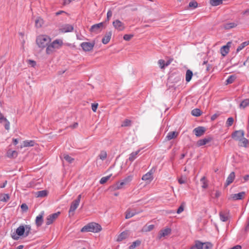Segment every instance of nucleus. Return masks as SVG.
Here are the masks:
<instances>
[{"mask_svg": "<svg viewBox=\"0 0 249 249\" xmlns=\"http://www.w3.org/2000/svg\"><path fill=\"white\" fill-rule=\"evenodd\" d=\"M102 230V227L98 223L91 222L89 223L86 225L84 227H83L81 230V232H98L101 231Z\"/></svg>", "mask_w": 249, "mask_h": 249, "instance_id": "1", "label": "nucleus"}, {"mask_svg": "<svg viewBox=\"0 0 249 249\" xmlns=\"http://www.w3.org/2000/svg\"><path fill=\"white\" fill-rule=\"evenodd\" d=\"M51 41V38L46 35L39 36L36 39V43L37 45L41 48L47 47Z\"/></svg>", "mask_w": 249, "mask_h": 249, "instance_id": "2", "label": "nucleus"}, {"mask_svg": "<svg viewBox=\"0 0 249 249\" xmlns=\"http://www.w3.org/2000/svg\"><path fill=\"white\" fill-rule=\"evenodd\" d=\"M63 44L62 40L56 39L52 43H49L46 48V53L50 54L52 53L55 49H59Z\"/></svg>", "mask_w": 249, "mask_h": 249, "instance_id": "3", "label": "nucleus"}, {"mask_svg": "<svg viewBox=\"0 0 249 249\" xmlns=\"http://www.w3.org/2000/svg\"><path fill=\"white\" fill-rule=\"evenodd\" d=\"M133 178V176L129 175L124 179L122 180L120 182H117L114 185L113 187L114 190H119L123 188L124 186L128 185L130 182L132 181Z\"/></svg>", "mask_w": 249, "mask_h": 249, "instance_id": "4", "label": "nucleus"}, {"mask_svg": "<svg viewBox=\"0 0 249 249\" xmlns=\"http://www.w3.org/2000/svg\"><path fill=\"white\" fill-rule=\"evenodd\" d=\"M212 245L209 242L202 243L198 240L195 241L194 245L190 247V249H211Z\"/></svg>", "mask_w": 249, "mask_h": 249, "instance_id": "5", "label": "nucleus"}, {"mask_svg": "<svg viewBox=\"0 0 249 249\" xmlns=\"http://www.w3.org/2000/svg\"><path fill=\"white\" fill-rule=\"evenodd\" d=\"M81 198V195H79L77 196V198L71 202L70 210L69 211V213L70 216H73L74 215V211L77 208L78 206L79 205Z\"/></svg>", "mask_w": 249, "mask_h": 249, "instance_id": "6", "label": "nucleus"}, {"mask_svg": "<svg viewBox=\"0 0 249 249\" xmlns=\"http://www.w3.org/2000/svg\"><path fill=\"white\" fill-rule=\"evenodd\" d=\"M24 226L23 225H20L19 226L17 229H16V234L18 235V236L16 235H12V237L14 240H18L19 238V237L18 236H22L25 234V231H24Z\"/></svg>", "mask_w": 249, "mask_h": 249, "instance_id": "7", "label": "nucleus"}, {"mask_svg": "<svg viewBox=\"0 0 249 249\" xmlns=\"http://www.w3.org/2000/svg\"><path fill=\"white\" fill-rule=\"evenodd\" d=\"M95 45V42H83L81 44V47L83 50L85 52H89L93 50V48Z\"/></svg>", "mask_w": 249, "mask_h": 249, "instance_id": "8", "label": "nucleus"}, {"mask_svg": "<svg viewBox=\"0 0 249 249\" xmlns=\"http://www.w3.org/2000/svg\"><path fill=\"white\" fill-rule=\"evenodd\" d=\"M244 136V131L243 130H236L233 132L231 135L232 139L238 141Z\"/></svg>", "mask_w": 249, "mask_h": 249, "instance_id": "9", "label": "nucleus"}, {"mask_svg": "<svg viewBox=\"0 0 249 249\" xmlns=\"http://www.w3.org/2000/svg\"><path fill=\"white\" fill-rule=\"evenodd\" d=\"M60 214V212L54 213L49 215L46 219V225H49L53 223V222L58 217Z\"/></svg>", "mask_w": 249, "mask_h": 249, "instance_id": "10", "label": "nucleus"}, {"mask_svg": "<svg viewBox=\"0 0 249 249\" xmlns=\"http://www.w3.org/2000/svg\"><path fill=\"white\" fill-rule=\"evenodd\" d=\"M112 24L113 27L118 31H123L125 28L124 24L119 19L115 20Z\"/></svg>", "mask_w": 249, "mask_h": 249, "instance_id": "11", "label": "nucleus"}, {"mask_svg": "<svg viewBox=\"0 0 249 249\" xmlns=\"http://www.w3.org/2000/svg\"><path fill=\"white\" fill-rule=\"evenodd\" d=\"M206 129L205 127L203 126H198L195 128L193 132L197 137H200L202 136L205 132Z\"/></svg>", "mask_w": 249, "mask_h": 249, "instance_id": "12", "label": "nucleus"}, {"mask_svg": "<svg viewBox=\"0 0 249 249\" xmlns=\"http://www.w3.org/2000/svg\"><path fill=\"white\" fill-rule=\"evenodd\" d=\"M246 196L245 192H241L238 194H232L231 196V198L234 200H241L243 199Z\"/></svg>", "mask_w": 249, "mask_h": 249, "instance_id": "13", "label": "nucleus"}, {"mask_svg": "<svg viewBox=\"0 0 249 249\" xmlns=\"http://www.w3.org/2000/svg\"><path fill=\"white\" fill-rule=\"evenodd\" d=\"M153 169H152L151 170H150L148 172H147L146 174L142 176V179L144 181H149L150 182L153 180V172L152 171Z\"/></svg>", "mask_w": 249, "mask_h": 249, "instance_id": "14", "label": "nucleus"}, {"mask_svg": "<svg viewBox=\"0 0 249 249\" xmlns=\"http://www.w3.org/2000/svg\"><path fill=\"white\" fill-rule=\"evenodd\" d=\"M4 122V128L6 130H9L10 129V122L8 120L4 117L3 114L0 112V123Z\"/></svg>", "mask_w": 249, "mask_h": 249, "instance_id": "15", "label": "nucleus"}, {"mask_svg": "<svg viewBox=\"0 0 249 249\" xmlns=\"http://www.w3.org/2000/svg\"><path fill=\"white\" fill-rule=\"evenodd\" d=\"M213 140L211 137H207L203 139L199 140L197 142V145L198 146H203L208 142H210Z\"/></svg>", "mask_w": 249, "mask_h": 249, "instance_id": "16", "label": "nucleus"}, {"mask_svg": "<svg viewBox=\"0 0 249 249\" xmlns=\"http://www.w3.org/2000/svg\"><path fill=\"white\" fill-rule=\"evenodd\" d=\"M73 30V27L70 24H65L60 29V32L62 33L71 32Z\"/></svg>", "mask_w": 249, "mask_h": 249, "instance_id": "17", "label": "nucleus"}, {"mask_svg": "<svg viewBox=\"0 0 249 249\" xmlns=\"http://www.w3.org/2000/svg\"><path fill=\"white\" fill-rule=\"evenodd\" d=\"M171 232V229L169 228H166L163 230H161L159 231V238H161L162 237H165Z\"/></svg>", "mask_w": 249, "mask_h": 249, "instance_id": "18", "label": "nucleus"}, {"mask_svg": "<svg viewBox=\"0 0 249 249\" xmlns=\"http://www.w3.org/2000/svg\"><path fill=\"white\" fill-rule=\"evenodd\" d=\"M235 177V173L234 172H232L230 173V174L228 177L226 181L225 184L226 187L229 185L231 184L234 180Z\"/></svg>", "mask_w": 249, "mask_h": 249, "instance_id": "19", "label": "nucleus"}, {"mask_svg": "<svg viewBox=\"0 0 249 249\" xmlns=\"http://www.w3.org/2000/svg\"><path fill=\"white\" fill-rule=\"evenodd\" d=\"M103 26V23L102 22L94 24L91 27L90 31L91 32L98 33L100 31V29Z\"/></svg>", "mask_w": 249, "mask_h": 249, "instance_id": "20", "label": "nucleus"}, {"mask_svg": "<svg viewBox=\"0 0 249 249\" xmlns=\"http://www.w3.org/2000/svg\"><path fill=\"white\" fill-rule=\"evenodd\" d=\"M129 235L128 231H125L121 232L119 235L117 239V242H121L124 239H126Z\"/></svg>", "mask_w": 249, "mask_h": 249, "instance_id": "21", "label": "nucleus"}, {"mask_svg": "<svg viewBox=\"0 0 249 249\" xmlns=\"http://www.w3.org/2000/svg\"><path fill=\"white\" fill-rule=\"evenodd\" d=\"M112 35V33L109 31L106 33L104 37L102 38V42L104 44H107L110 41Z\"/></svg>", "mask_w": 249, "mask_h": 249, "instance_id": "22", "label": "nucleus"}, {"mask_svg": "<svg viewBox=\"0 0 249 249\" xmlns=\"http://www.w3.org/2000/svg\"><path fill=\"white\" fill-rule=\"evenodd\" d=\"M230 42H228V44H230ZM230 51V47L228 44L223 46L221 47L220 49V52L222 56H226L229 53Z\"/></svg>", "mask_w": 249, "mask_h": 249, "instance_id": "23", "label": "nucleus"}, {"mask_svg": "<svg viewBox=\"0 0 249 249\" xmlns=\"http://www.w3.org/2000/svg\"><path fill=\"white\" fill-rule=\"evenodd\" d=\"M43 213L39 214L36 217V224L37 227L40 226L43 223Z\"/></svg>", "mask_w": 249, "mask_h": 249, "instance_id": "24", "label": "nucleus"}, {"mask_svg": "<svg viewBox=\"0 0 249 249\" xmlns=\"http://www.w3.org/2000/svg\"><path fill=\"white\" fill-rule=\"evenodd\" d=\"M178 136V133L175 131L169 132L166 137L167 140L169 141L173 139L176 138Z\"/></svg>", "mask_w": 249, "mask_h": 249, "instance_id": "25", "label": "nucleus"}, {"mask_svg": "<svg viewBox=\"0 0 249 249\" xmlns=\"http://www.w3.org/2000/svg\"><path fill=\"white\" fill-rule=\"evenodd\" d=\"M154 227L155 226L154 225H146L142 228V231L145 232L150 231L154 229Z\"/></svg>", "mask_w": 249, "mask_h": 249, "instance_id": "26", "label": "nucleus"}, {"mask_svg": "<svg viewBox=\"0 0 249 249\" xmlns=\"http://www.w3.org/2000/svg\"><path fill=\"white\" fill-rule=\"evenodd\" d=\"M140 151V150H138L135 152H132V153H131L129 155V157L128 160L131 162H132L133 161H134V160H135L137 158V155H138Z\"/></svg>", "mask_w": 249, "mask_h": 249, "instance_id": "27", "label": "nucleus"}, {"mask_svg": "<svg viewBox=\"0 0 249 249\" xmlns=\"http://www.w3.org/2000/svg\"><path fill=\"white\" fill-rule=\"evenodd\" d=\"M193 75V73L192 71L190 70H187L186 72L185 80L187 82H189Z\"/></svg>", "mask_w": 249, "mask_h": 249, "instance_id": "28", "label": "nucleus"}, {"mask_svg": "<svg viewBox=\"0 0 249 249\" xmlns=\"http://www.w3.org/2000/svg\"><path fill=\"white\" fill-rule=\"evenodd\" d=\"M48 192L47 190H42L36 192V195L38 197H43L48 195Z\"/></svg>", "mask_w": 249, "mask_h": 249, "instance_id": "29", "label": "nucleus"}, {"mask_svg": "<svg viewBox=\"0 0 249 249\" xmlns=\"http://www.w3.org/2000/svg\"><path fill=\"white\" fill-rule=\"evenodd\" d=\"M7 156L9 158H16L18 156V152L15 150H9L7 152Z\"/></svg>", "mask_w": 249, "mask_h": 249, "instance_id": "30", "label": "nucleus"}, {"mask_svg": "<svg viewBox=\"0 0 249 249\" xmlns=\"http://www.w3.org/2000/svg\"><path fill=\"white\" fill-rule=\"evenodd\" d=\"M239 142V145L243 147H246L249 141L244 136L241 139V140L238 141Z\"/></svg>", "mask_w": 249, "mask_h": 249, "instance_id": "31", "label": "nucleus"}, {"mask_svg": "<svg viewBox=\"0 0 249 249\" xmlns=\"http://www.w3.org/2000/svg\"><path fill=\"white\" fill-rule=\"evenodd\" d=\"M237 26V24L234 22L227 23L223 25V28L225 29H230L235 27Z\"/></svg>", "mask_w": 249, "mask_h": 249, "instance_id": "32", "label": "nucleus"}, {"mask_svg": "<svg viewBox=\"0 0 249 249\" xmlns=\"http://www.w3.org/2000/svg\"><path fill=\"white\" fill-rule=\"evenodd\" d=\"M249 105V99H246L242 101L240 104V107L245 108Z\"/></svg>", "mask_w": 249, "mask_h": 249, "instance_id": "33", "label": "nucleus"}, {"mask_svg": "<svg viewBox=\"0 0 249 249\" xmlns=\"http://www.w3.org/2000/svg\"><path fill=\"white\" fill-rule=\"evenodd\" d=\"M191 114L193 116L198 117L201 115V111L198 108H195L192 110Z\"/></svg>", "mask_w": 249, "mask_h": 249, "instance_id": "34", "label": "nucleus"}, {"mask_svg": "<svg viewBox=\"0 0 249 249\" xmlns=\"http://www.w3.org/2000/svg\"><path fill=\"white\" fill-rule=\"evenodd\" d=\"M43 24V20L40 18H38L35 20L36 26L37 28L41 27Z\"/></svg>", "mask_w": 249, "mask_h": 249, "instance_id": "35", "label": "nucleus"}, {"mask_svg": "<svg viewBox=\"0 0 249 249\" xmlns=\"http://www.w3.org/2000/svg\"><path fill=\"white\" fill-rule=\"evenodd\" d=\"M35 144V142L34 141H24L23 142L24 147H29L33 146Z\"/></svg>", "mask_w": 249, "mask_h": 249, "instance_id": "36", "label": "nucleus"}, {"mask_svg": "<svg viewBox=\"0 0 249 249\" xmlns=\"http://www.w3.org/2000/svg\"><path fill=\"white\" fill-rule=\"evenodd\" d=\"M249 44V41H245L243 43H242L237 48L236 51L237 52L240 51L242 50L244 47H245L246 46L248 45Z\"/></svg>", "mask_w": 249, "mask_h": 249, "instance_id": "37", "label": "nucleus"}, {"mask_svg": "<svg viewBox=\"0 0 249 249\" xmlns=\"http://www.w3.org/2000/svg\"><path fill=\"white\" fill-rule=\"evenodd\" d=\"M236 79V76L234 75H230L228 79L226 80V84H229L232 83Z\"/></svg>", "mask_w": 249, "mask_h": 249, "instance_id": "38", "label": "nucleus"}, {"mask_svg": "<svg viewBox=\"0 0 249 249\" xmlns=\"http://www.w3.org/2000/svg\"><path fill=\"white\" fill-rule=\"evenodd\" d=\"M24 228H25V229H25L24 230V231H25L24 237H27L29 235V234L31 232V226L28 225H26L24 226Z\"/></svg>", "mask_w": 249, "mask_h": 249, "instance_id": "39", "label": "nucleus"}, {"mask_svg": "<svg viewBox=\"0 0 249 249\" xmlns=\"http://www.w3.org/2000/svg\"><path fill=\"white\" fill-rule=\"evenodd\" d=\"M200 181H201V182L202 184V187L203 188L205 189V188H207V187H208V182H207V180L206 178L205 177H203L201 178Z\"/></svg>", "mask_w": 249, "mask_h": 249, "instance_id": "40", "label": "nucleus"}, {"mask_svg": "<svg viewBox=\"0 0 249 249\" xmlns=\"http://www.w3.org/2000/svg\"><path fill=\"white\" fill-rule=\"evenodd\" d=\"M10 199L8 194H3L0 196V200L3 202H7Z\"/></svg>", "mask_w": 249, "mask_h": 249, "instance_id": "41", "label": "nucleus"}, {"mask_svg": "<svg viewBox=\"0 0 249 249\" xmlns=\"http://www.w3.org/2000/svg\"><path fill=\"white\" fill-rule=\"evenodd\" d=\"M141 244V241L139 240H136L132 243V244L129 247V249H134L136 247L140 246Z\"/></svg>", "mask_w": 249, "mask_h": 249, "instance_id": "42", "label": "nucleus"}, {"mask_svg": "<svg viewBox=\"0 0 249 249\" xmlns=\"http://www.w3.org/2000/svg\"><path fill=\"white\" fill-rule=\"evenodd\" d=\"M210 3L213 6H218L222 4L221 0H210Z\"/></svg>", "mask_w": 249, "mask_h": 249, "instance_id": "43", "label": "nucleus"}, {"mask_svg": "<svg viewBox=\"0 0 249 249\" xmlns=\"http://www.w3.org/2000/svg\"><path fill=\"white\" fill-rule=\"evenodd\" d=\"M131 125V121L128 119H125L122 124V127L129 126Z\"/></svg>", "mask_w": 249, "mask_h": 249, "instance_id": "44", "label": "nucleus"}, {"mask_svg": "<svg viewBox=\"0 0 249 249\" xmlns=\"http://www.w3.org/2000/svg\"><path fill=\"white\" fill-rule=\"evenodd\" d=\"M111 175H109V176L104 177L102 178L100 180V183L101 184H103L107 182V181L110 178Z\"/></svg>", "mask_w": 249, "mask_h": 249, "instance_id": "45", "label": "nucleus"}, {"mask_svg": "<svg viewBox=\"0 0 249 249\" xmlns=\"http://www.w3.org/2000/svg\"><path fill=\"white\" fill-rule=\"evenodd\" d=\"M99 157L102 160H105L107 157V152L105 151H102L99 155Z\"/></svg>", "mask_w": 249, "mask_h": 249, "instance_id": "46", "label": "nucleus"}, {"mask_svg": "<svg viewBox=\"0 0 249 249\" xmlns=\"http://www.w3.org/2000/svg\"><path fill=\"white\" fill-rule=\"evenodd\" d=\"M234 122L233 118L232 117H229L226 122V125L228 127L231 126L232 125Z\"/></svg>", "mask_w": 249, "mask_h": 249, "instance_id": "47", "label": "nucleus"}, {"mask_svg": "<svg viewBox=\"0 0 249 249\" xmlns=\"http://www.w3.org/2000/svg\"><path fill=\"white\" fill-rule=\"evenodd\" d=\"M64 159L69 163H72L74 160V159L68 155H64Z\"/></svg>", "mask_w": 249, "mask_h": 249, "instance_id": "48", "label": "nucleus"}, {"mask_svg": "<svg viewBox=\"0 0 249 249\" xmlns=\"http://www.w3.org/2000/svg\"><path fill=\"white\" fill-rule=\"evenodd\" d=\"M197 5H198L197 2L195 0L190 2V3L189 4V7L193 8V9L196 8L197 7Z\"/></svg>", "mask_w": 249, "mask_h": 249, "instance_id": "49", "label": "nucleus"}, {"mask_svg": "<svg viewBox=\"0 0 249 249\" xmlns=\"http://www.w3.org/2000/svg\"><path fill=\"white\" fill-rule=\"evenodd\" d=\"M219 215H220V219L222 221L225 222L228 220V216L225 214L221 212V213H220Z\"/></svg>", "mask_w": 249, "mask_h": 249, "instance_id": "50", "label": "nucleus"}, {"mask_svg": "<svg viewBox=\"0 0 249 249\" xmlns=\"http://www.w3.org/2000/svg\"><path fill=\"white\" fill-rule=\"evenodd\" d=\"M158 64L161 69H164L165 66V61L163 59H160L158 61Z\"/></svg>", "mask_w": 249, "mask_h": 249, "instance_id": "51", "label": "nucleus"}, {"mask_svg": "<svg viewBox=\"0 0 249 249\" xmlns=\"http://www.w3.org/2000/svg\"><path fill=\"white\" fill-rule=\"evenodd\" d=\"M135 213H131L130 212H129L128 211H127L126 212L125 218L126 219L130 218L132 217V216H133L134 215H135Z\"/></svg>", "mask_w": 249, "mask_h": 249, "instance_id": "52", "label": "nucleus"}, {"mask_svg": "<svg viewBox=\"0 0 249 249\" xmlns=\"http://www.w3.org/2000/svg\"><path fill=\"white\" fill-rule=\"evenodd\" d=\"M133 37V35L126 34L124 36L123 38L126 41L130 40Z\"/></svg>", "mask_w": 249, "mask_h": 249, "instance_id": "53", "label": "nucleus"}, {"mask_svg": "<svg viewBox=\"0 0 249 249\" xmlns=\"http://www.w3.org/2000/svg\"><path fill=\"white\" fill-rule=\"evenodd\" d=\"M178 182L180 184L185 183L186 182V178L181 177L178 179Z\"/></svg>", "mask_w": 249, "mask_h": 249, "instance_id": "54", "label": "nucleus"}, {"mask_svg": "<svg viewBox=\"0 0 249 249\" xmlns=\"http://www.w3.org/2000/svg\"><path fill=\"white\" fill-rule=\"evenodd\" d=\"M98 106V103H93L91 105V108L93 112H95Z\"/></svg>", "mask_w": 249, "mask_h": 249, "instance_id": "55", "label": "nucleus"}, {"mask_svg": "<svg viewBox=\"0 0 249 249\" xmlns=\"http://www.w3.org/2000/svg\"><path fill=\"white\" fill-rule=\"evenodd\" d=\"M21 209L23 212H27L28 210V207L25 203H23L21 205Z\"/></svg>", "mask_w": 249, "mask_h": 249, "instance_id": "56", "label": "nucleus"}, {"mask_svg": "<svg viewBox=\"0 0 249 249\" xmlns=\"http://www.w3.org/2000/svg\"><path fill=\"white\" fill-rule=\"evenodd\" d=\"M28 64L31 65L32 67H35L36 65V62L34 60L30 59L28 60Z\"/></svg>", "mask_w": 249, "mask_h": 249, "instance_id": "57", "label": "nucleus"}, {"mask_svg": "<svg viewBox=\"0 0 249 249\" xmlns=\"http://www.w3.org/2000/svg\"><path fill=\"white\" fill-rule=\"evenodd\" d=\"M184 210V206L183 204H181L179 208L178 209L177 213H180L181 212H182Z\"/></svg>", "mask_w": 249, "mask_h": 249, "instance_id": "58", "label": "nucleus"}, {"mask_svg": "<svg viewBox=\"0 0 249 249\" xmlns=\"http://www.w3.org/2000/svg\"><path fill=\"white\" fill-rule=\"evenodd\" d=\"M112 15V11L109 10L108 11L107 15V20L109 21L110 19V18L111 17Z\"/></svg>", "mask_w": 249, "mask_h": 249, "instance_id": "59", "label": "nucleus"}, {"mask_svg": "<svg viewBox=\"0 0 249 249\" xmlns=\"http://www.w3.org/2000/svg\"><path fill=\"white\" fill-rule=\"evenodd\" d=\"M219 114H217V113H215V114L213 115L211 117V120L214 121L219 116Z\"/></svg>", "mask_w": 249, "mask_h": 249, "instance_id": "60", "label": "nucleus"}, {"mask_svg": "<svg viewBox=\"0 0 249 249\" xmlns=\"http://www.w3.org/2000/svg\"><path fill=\"white\" fill-rule=\"evenodd\" d=\"M243 65L249 67V56L247 58V60L244 62Z\"/></svg>", "mask_w": 249, "mask_h": 249, "instance_id": "61", "label": "nucleus"}, {"mask_svg": "<svg viewBox=\"0 0 249 249\" xmlns=\"http://www.w3.org/2000/svg\"><path fill=\"white\" fill-rule=\"evenodd\" d=\"M242 249V247L240 245H236L230 249Z\"/></svg>", "mask_w": 249, "mask_h": 249, "instance_id": "62", "label": "nucleus"}, {"mask_svg": "<svg viewBox=\"0 0 249 249\" xmlns=\"http://www.w3.org/2000/svg\"><path fill=\"white\" fill-rule=\"evenodd\" d=\"M221 193L219 191H216L215 194V197L218 198L220 196Z\"/></svg>", "mask_w": 249, "mask_h": 249, "instance_id": "63", "label": "nucleus"}, {"mask_svg": "<svg viewBox=\"0 0 249 249\" xmlns=\"http://www.w3.org/2000/svg\"><path fill=\"white\" fill-rule=\"evenodd\" d=\"M243 14L245 15H249V8L244 11Z\"/></svg>", "mask_w": 249, "mask_h": 249, "instance_id": "64", "label": "nucleus"}]
</instances>
